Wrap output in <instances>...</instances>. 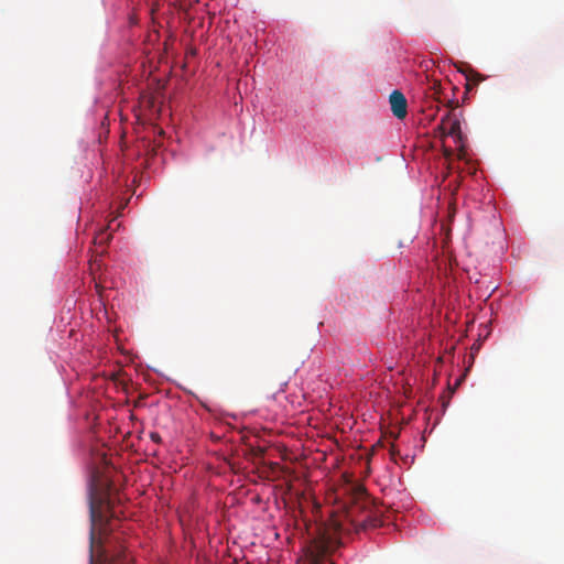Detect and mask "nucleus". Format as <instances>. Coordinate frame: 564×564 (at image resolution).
Listing matches in <instances>:
<instances>
[{"instance_id": "nucleus-1", "label": "nucleus", "mask_w": 564, "mask_h": 564, "mask_svg": "<svg viewBox=\"0 0 564 564\" xmlns=\"http://www.w3.org/2000/svg\"><path fill=\"white\" fill-rule=\"evenodd\" d=\"M345 519L357 530H368L381 524L370 497L360 485H351L344 502Z\"/></svg>"}, {"instance_id": "nucleus-2", "label": "nucleus", "mask_w": 564, "mask_h": 564, "mask_svg": "<svg viewBox=\"0 0 564 564\" xmlns=\"http://www.w3.org/2000/svg\"><path fill=\"white\" fill-rule=\"evenodd\" d=\"M343 524L328 525L326 523H316L308 528L312 535L311 555L312 564H319L318 562L326 555L333 553L339 546L338 531Z\"/></svg>"}, {"instance_id": "nucleus-3", "label": "nucleus", "mask_w": 564, "mask_h": 564, "mask_svg": "<svg viewBox=\"0 0 564 564\" xmlns=\"http://www.w3.org/2000/svg\"><path fill=\"white\" fill-rule=\"evenodd\" d=\"M104 509H106L107 512H110V516H115V511H111V502L110 498H102V497H96L95 494L91 492L90 495V501H89V511H90V519L93 522V528L90 531V550H89V564H94V553H93V544H94V525L97 523H101L107 514L105 513Z\"/></svg>"}, {"instance_id": "nucleus-4", "label": "nucleus", "mask_w": 564, "mask_h": 564, "mask_svg": "<svg viewBox=\"0 0 564 564\" xmlns=\"http://www.w3.org/2000/svg\"><path fill=\"white\" fill-rule=\"evenodd\" d=\"M391 111L398 119H404L408 115V101L400 90H393L389 97Z\"/></svg>"}, {"instance_id": "nucleus-5", "label": "nucleus", "mask_w": 564, "mask_h": 564, "mask_svg": "<svg viewBox=\"0 0 564 564\" xmlns=\"http://www.w3.org/2000/svg\"><path fill=\"white\" fill-rule=\"evenodd\" d=\"M441 128L444 134L455 137L459 141L462 140L460 122L457 119H443Z\"/></svg>"}, {"instance_id": "nucleus-6", "label": "nucleus", "mask_w": 564, "mask_h": 564, "mask_svg": "<svg viewBox=\"0 0 564 564\" xmlns=\"http://www.w3.org/2000/svg\"><path fill=\"white\" fill-rule=\"evenodd\" d=\"M111 239V235L107 234L106 230H100L94 238L95 245L105 246Z\"/></svg>"}, {"instance_id": "nucleus-7", "label": "nucleus", "mask_w": 564, "mask_h": 564, "mask_svg": "<svg viewBox=\"0 0 564 564\" xmlns=\"http://www.w3.org/2000/svg\"><path fill=\"white\" fill-rule=\"evenodd\" d=\"M110 564H132V557L128 553L122 552L113 557Z\"/></svg>"}, {"instance_id": "nucleus-8", "label": "nucleus", "mask_w": 564, "mask_h": 564, "mask_svg": "<svg viewBox=\"0 0 564 564\" xmlns=\"http://www.w3.org/2000/svg\"><path fill=\"white\" fill-rule=\"evenodd\" d=\"M466 79H467V82H473L475 84H478L479 82H481L484 79V77L479 73L470 69L469 73L466 74Z\"/></svg>"}, {"instance_id": "nucleus-9", "label": "nucleus", "mask_w": 564, "mask_h": 564, "mask_svg": "<svg viewBox=\"0 0 564 564\" xmlns=\"http://www.w3.org/2000/svg\"><path fill=\"white\" fill-rule=\"evenodd\" d=\"M151 438L154 441V442H159L161 440L160 435L158 433H151Z\"/></svg>"}, {"instance_id": "nucleus-10", "label": "nucleus", "mask_w": 564, "mask_h": 564, "mask_svg": "<svg viewBox=\"0 0 564 564\" xmlns=\"http://www.w3.org/2000/svg\"><path fill=\"white\" fill-rule=\"evenodd\" d=\"M438 86H440V84L436 80H434L433 85H432V88L435 90V94L437 93Z\"/></svg>"}]
</instances>
